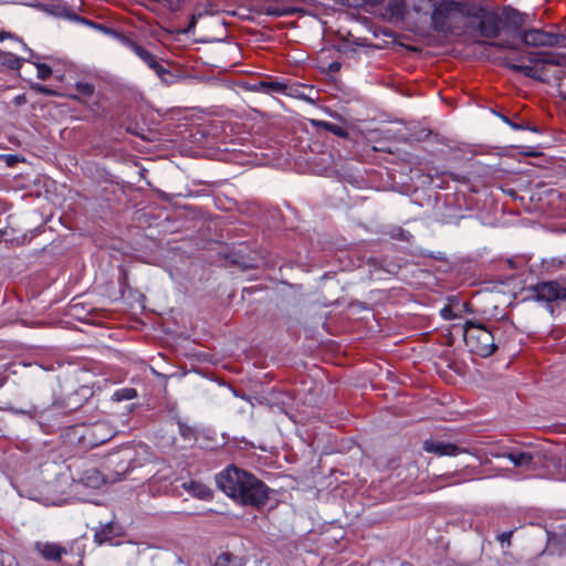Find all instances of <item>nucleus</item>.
Returning a JSON list of instances; mask_svg holds the SVG:
<instances>
[{
    "instance_id": "obj_1",
    "label": "nucleus",
    "mask_w": 566,
    "mask_h": 566,
    "mask_svg": "<svg viewBox=\"0 0 566 566\" xmlns=\"http://www.w3.org/2000/svg\"><path fill=\"white\" fill-rule=\"evenodd\" d=\"M216 482L227 496L242 505L262 507L269 500L270 488L252 473L233 464L219 472Z\"/></svg>"
},
{
    "instance_id": "obj_2",
    "label": "nucleus",
    "mask_w": 566,
    "mask_h": 566,
    "mask_svg": "<svg viewBox=\"0 0 566 566\" xmlns=\"http://www.w3.org/2000/svg\"><path fill=\"white\" fill-rule=\"evenodd\" d=\"M389 45L400 46L415 53L422 51L419 44H405L396 41V38L390 42L384 40L381 43H373L368 38H336V41L332 44L342 57L348 60H359L364 56H371L376 51L387 49Z\"/></svg>"
},
{
    "instance_id": "obj_3",
    "label": "nucleus",
    "mask_w": 566,
    "mask_h": 566,
    "mask_svg": "<svg viewBox=\"0 0 566 566\" xmlns=\"http://www.w3.org/2000/svg\"><path fill=\"white\" fill-rule=\"evenodd\" d=\"M501 334V327L497 325L486 327L481 323L468 321L463 327L465 345L471 353L483 358L491 356L497 349Z\"/></svg>"
},
{
    "instance_id": "obj_4",
    "label": "nucleus",
    "mask_w": 566,
    "mask_h": 566,
    "mask_svg": "<svg viewBox=\"0 0 566 566\" xmlns=\"http://www.w3.org/2000/svg\"><path fill=\"white\" fill-rule=\"evenodd\" d=\"M533 15L511 7L503 8L499 14V23L505 32H518L522 35H549L539 33L532 28Z\"/></svg>"
},
{
    "instance_id": "obj_5",
    "label": "nucleus",
    "mask_w": 566,
    "mask_h": 566,
    "mask_svg": "<svg viewBox=\"0 0 566 566\" xmlns=\"http://www.w3.org/2000/svg\"><path fill=\"white\" fill-rule=\"evenodd\" d=\"M463 18L462 8L455 2L441 3L432 14V22L438 31L457 28Z\"/></svg>"
},
{
    "instance_id": "obj_6",
    "label": "nucleus",
    "mask_w": 566,
    "mask_h": 566,
    "mask_svg": "<svg viewBox=\"0 0 566 566\" xmlns=\"http://www.w3.org/2000/svg\"><path fill=\"white\" fill-rule=\"evenodd\" d=\"M531 300L537 302L552 303L566 300V287L556 281L538 282L530 287Z\"/></svg>"
},
{
    "instance_id": "obj_7",
    "label": "nucleus",
    "mask_w": 566,
    "mask_h": 566,
    "mask_svg": "<svg viewBox=\"0 0 566 566\" xmlns=\"http://www.w3.org/2000/svg\"><path fill=\"white\" fill-rule=\"evenodd\" d=\"M124 45L129 48L136 55H138L156 74L164 78L168 71L157 61V57L149 51L135 43L132 38H120Z\"/></svg>"
},
{
    "instance_id": "obj_8",
    "label": "nucleus",
    "mask_w": 566,
    "mask_h": 566,
    "mask_svg": "<svg viewBox=\"0 0 566 566\" xmlns=\"http://www.w3.org/2000/svg\"><path fill=\"white\" fill-rule=\"evenodd\" d=\"M496 457H500V454H496ZM501 457L507 458L515 468L526 471H534L539 465V460L531 452L511 451L501 454Z\"/></svg>"
},
{
    "instance_id": "obj_9",
    "label": "nucleus",
    "mask_w": 566,
    "mask_h": 566,
    "mask_svg": "<svg viewBox=\"0 0 566 566\" xmlns=\"http://www.w3.org/2000/svg\"><path fill=\"white\" fill-rule=\"evenodd\" d=\"M423 450L438 457H454L461 451L460 447L454 443L432 439L423 442Z\"/></svg>"
},
{
    "instance_id": "obj_10",
    "label": "nucleus",
    "mask_w": 566,
    "mask_h": 566,
    "mask_svg": "<svg viewBox=\"0 0 566 566\" xmlns=\"http://www.w3.org/2000/svg\"><path fill=\"white\" fill-rule=\"evenodd\" d=\"M36 552L49 562H60L62 556L67 554V549L56 543L36 542Z\"/></svg>"
},
{
    "instance_id": "obj_11",
    "label": "nucleus",
    "mask_w": 566,
    "mask_h": 566,
    "mask_svg": "<svg viewBox=\"0 0 566 566\" xmlns=\"http://www.w3.org/2000/svg\"><path fill=\"white\" fill-rule=\"evenodd\" d=\"M421 45L438 49L432 54H446L451 52V46L462 43V38H421Z\"/></svg>"
},
{
    "instance_id": "obj_12",
    "label": "nucleus",
    "mask_w": 566,
    "mask_h": 566,
    "mask_svg": "<svg viewBox=\"0 0 566 566\" xmlns=\"http://www.w3.org/2000/svg\"><path fill=\"white\" fill-rule=\"evenodd\" d=\"M85 431L90 437L87 444L91 448L105 443L112 437L111 430L104 423H96L93 427L85 429Z\"/></svg>"
},
{
    "instance_id": "obj_13",
    "label": "nucleus",
    "mask_w": 566,
    "mask_h": 566,
    "mask_svg": "<svg viewBox=\"0 0 566 566\" xmlns=\"http://www.w3.org/2000/svg\"><path fill=\"white\" fill-rule=\"evenodd\" d=\"M286 84L279 81H260L250 86V91L260 93H285Z\"/></svg>"
},
{
    "instance_id": "obj_14",
    "label": "nucleus",
    "mask_w": 566,
    "mask_h": 566,
    "mask_svg": "<svg viewBox=\"0 0 566 566\" xmlns=\"http://www.w3.org/2000/svg\"><path fill=\"white\" fill-rule=\"evenodd\" d=\"M186 490H188L192 495L200 500L211 499L212 493L208 486L200 482L191 481L188 484H184Z\"/></svg>"
},
{
    "instance_id": "obj_15",
    "label": "nucleus",
    "mask_w": 566,
    "mask_h": 566,
    "mask_svg": "<svg viewBox=\"0 0 566 566\" xmlns=\"http://www.w3.org/2000/svg\"><path fill=\"white\" fill-rule=\"evenodd\" d=\"M22 61H29L30 59H20L13 53L0 51V65L6 66L9 70H19L22 65Z\"/></svg>"
},
{
    "instance_id": "obj_16",
    "label": "nucleus",
    "mask_w": 566,
    "mask_h": 566,
    "mask_svg": "<svg viewBox=\"0 0 566 566\" xmlns=\"http://www.w3.org/2000/svg\"><path fill=\"white\" fill-rule=\"evenodd\" d=\"M114 536V527L112 523L102 525L94 534V541L98 545L109 542Z\"/></svg>"
},
{
    "instance_id": "obj_17",
    "label": "nucleus",
    "mask_w": 566,
    "mask_h": 566,
    "mask_svg": "<svg viewBox=\"0 0 566 566\" xmlns=\"http://www.w3.org/2000/svg\"><path fill=\"white\" fill-rule=\"evenodd\" d=\"M81 481L90 488H98L103 482V478L96 469H90L84 472Z\"/></svg>"
},
{
    "instance_id": "obj_18",
    "label": "nucleus",
    "mask_w": 566,
    "mask_h": 566,
    "mask_svg": "<svg viewBox=\"0 0 566 566\" xmlns=\"http://www.w3.org/2000/svg\"><path fill=\"white\" fill-rule=\"evenodd\" d=\"M212 566H242L241 559L232 553H221Z\"/></svg>"
},
{
    "instance_id": "obj_19",
    "label": "nucleus",
    "mask_w": 566,
    "mask_h": 566,
    "mask_svg": "<svg viewBox=\"0 0 566 566\" xmlns=\"http://www.w3.org/2000/svg\"><path fill=\"white\" fill-rule=\"evenodd\" d=\"M29 52H30V57H35L36 60H41V59L49 60L52 63L51 66H53V70L55 72L63 71L67 66V61L65 59L56 57L53 55H48V56L39 55L31 50H29Z\"/></svg>"
},
{
    "instance_id": "obj_20",
    "label": "nucleus",
    "mask_w": 566,
    "mask_h": 566,
    "mask_svg": "<svg viewBox=\"0 0 566 566\" xmlns=\"http://www.w3.org/2000/svg\"><path fill=\"white\" fill-rule=\"evenodd\" d=\"M496 115L503 123L507 124L514 130L528 129L532 132H538V129L536 127H532L528 123L517 124V123H515V120H512L506 115H503L500 113H496Z\"/></svg>"
},
{
    "instance_id": "obj_21",
    "label": "nucleus",
    "mask_w": 566,
    "mask_h": 566,
    "mask_svg": "<svg viewBox=\"0 0 566 566\" xmlns=\"http://www.w3.org/2000/svg\"><path fill=\"white\" fill-rule=\"evenodd\" d=\"M317 125L321 126L323 129L327 130V132H331L332 134L338 136V137H347L348 136V132L337 125V124H334V123H329V122H317Z\"/></svg>"
},
{
    "instance_id": "obj_22",
    "label": "nucleus",
    "mask_w": 566,
    "mask_h": 566,
    "mask_svg": "<svg viewBox=\"0 0 566 566\" xmlns=\"http://www.w3.org/2000/svg\"><path fill=\"white\" fill-rule=\"evenodd\" d=\"M178 428H179L180 436L185 440L190 441V442L197 441V430L193 427H191V426H189V424H187L185 422L179 421L178 422Z\"/></svg>"
},
{
    "instance_id": "obj_23",
    "label": "nucleus",
    "mask_w": 566,
    "mask_h": 566,
    "mask_svg": "<svg viewBox=\"0 0 566 566\" xmlns=\"http://www.w3.org/2000/svg\"><path fill=\"white\" fill-rule=\"evenodd\" d=\"M137 396V391L134 388H122L114 392L113 400L115 401H124L132 400Z\"/></svg>"
},
{
    "instance_id": "obj_24",
    "label": "nucleus",
    "mask_w": 566,
    "mask_h": 566,
    "mask_svg": "<svg viewBox=\"0 0 566 566\" xmlns=\"http://www.w3.org/2000/svg\"><path fill=\"white\" fill-rule=\"evenodd\" d=\"M33 64L36 67L38 77L42 81H46L48 78H50L54 72L53 66H51L50 64L41 63L39 61L33 62Z\"/></svg>"
},
{
    "instance_id": "obj_25",
    "label": "nucleus",
    "mask_w": 566,
    "mask_h": 566,
    "mask_svg": "<svg viewBox=\"0 0 566 566\" xmlns=\"http://www.w3.org/2000/svg\"><path fill=\"white\" fill-rule=\"evenodd\" d=\"M75 90L78 94L85 97H91L95 93V86L87 82H76Z\"/></svg>"
},
{
    "instance_id": "obj_26",
    "label": "nucleus",
    "mask_w": 566,
    "mask_h": 566,
    "mask_svg": "<svg viewBox=\"0 0 566 566\" xmlns=\"http://www.w3.org/2000/svg\"><path fill=\"white\" fill-rule=\"evenodd\" d=\"M31 90L34 91L35 93H39V94H42L45 96H56L57 95V92L54 91L53 88H50L49 86H45V85H42L39 83L31 84Z\"/></svg>"
},
{
    "instance_id": "obj_27",
    "label": "nucleus",
    "mask_w": 566,
    "mask_h": 566,
    "mask_svg": "<svg viewBox=\"0 0 566 566\" xmlns=\"http://www.w3.org/2000/svg\"><path fill=\"white\" fill-rule=\"evenodd\" d=\"M512 535L513 531L503 532L496 536V539L500 542L502 547H510Z\"/></svg>"
},
{
    "instance_id": "obj_28",
    "label": "nucleus",
    "mask_w": 566,
    "mask_h": 566,
    "mask_svg": "<svg viewBox=\"0 0 566 566\" xmlns=\"http://www.w3.org/2000/svg\"><path fill=\"white\" fill-rule=\"evenodd\" d=\"M3 157L9 167L14 166L17 163L22 160L19 155H13V154H8V155H4Z\"/></svg>"
},
{
    "instance_id": "obj_29",
    "label": "nucleus",
    "mask_w": 566,
    "mask_h": 566,
    "mask_svg": "<svg viewBox=\"0 0 566 566\" xmlns=\"http://www.w3.org/2000/svg\"><path fill=\"white\" fill-rule=\"evenodd\" d=\"M0 566H19V564L14 560V558L11 555L7 554L2 555Z\"/></svg>"
},
{
    "instance_id": "obj_30",
    "label": "nucleus",
    "mask_w": 566,
    "mask_h": 566,
    "mask_svg": "<svg viewBox=\"0 0 566 566\" xmlns=\"http://www.w3.org/2000/svg\"><path fill=\"white\" fill-rule=\"evenodd\" d=\"M506 263H507V265L511 269L517 270V269L522 268L525 264V261H523V260H515V259H507Z\"/></svg>"
},
{
    "instance_id": "obj_31",
    "label": "nucleus",
    "mask_w": 566,
    "mask_h": 566,
    "mask_svg": "<svg viewBox=\"0 0 566 566\" xmlns=\"http://www.w3.org/2000/svg\"><path fill=\"white\" fill-rule=\"evenodd\" d=\"M340 66H342V64L339 62L335 61V62H332L328 64L327 71L329 73H337L340 70Z\"/></svg>"
},
{
    "instance_id": "obj_32",
    "label": "nucleus",
    "mask_w": 566,
    "mask_h": 566,
    "mask_svg": "<svg viewBox=\"0 0 566 566\" xmlns=\"http://www.w3.org/2000/svg\"><path fill=\"white\" fill-rule=\"evenodd\" d=\"M441 315L446 319H451L453 317L452 310L449 306H446L441 310Z\"/></svg>"
},
{
    "instance_id": "obj_33",
    "label": "nucleus",
    "mask_w": 566,
    "mask_h": 566,
    "mask_svg": "<svg viewBox=\"0 0 566 566\" xmlns=\"http://www.w3.org/2000/svg\"><path fill=\"white\" fill-rule=\"evenodd\" d=\"M558 87H559V95L562 96L563 99L566 101V88H565L564 83L560 82L558 84Z\"/></svg>"
},
{
    "instance_id": "obj_34",
    "label": "nucleus",
    "mask_w": 566,
    "mask_h": 566,
    "mask_svg": "<svg viewBox=\"0 0 566 566\" xmlns=\"http://www.w3.org/2000/svg\"><path fill=\"white\" fill-rule=\"evenodd\" d=\"M7 381V377H0V388H2L4 386Z\"/></svg>"
},
{
    "instance_id": "obj_35",
    "label": "nucleus",
    "mask_w": 566,
    "mask_h": 566,
    "mask_svg": "<svg viewBox=\"0 0 566 566\" xmlns=\"http://www.w3.org/2000/svg\"><path fill=\"white\" fill-rule=\"evenodd\" d=\"M73 99H78V97L76 95H72L71 96Z\"/></svg>"
},
{
    "instance_id": "obj_36",
    "label": "nucleus",
    "mask_w": 566,
    "mask_h": 566,
    "mask_svg": "<svg viewBox=\"0 0 566 566\" xmlns=\"http://www.w3.org/2000/svg\"><path fill=\"white\" fill-rule=\"evenodd\" d=\"M552 546H553V543H552V541H549L548 547L551 548Z\"/></svg>"
}]
</instances>
